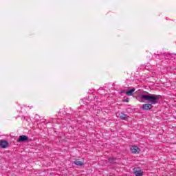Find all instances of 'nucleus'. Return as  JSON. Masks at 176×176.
<instances>
[{"label": "nucleus", "instance_id": "14", "mask_svg": "<svg viewBox=\"0 0 176 176\" xmlns=\"http://www.w3.org/2000/svg\"><path fill=\"white\" fill-rule=\"evenodd\" d=\"M144 93H146V94H149L148 92H146V91H144Z\"/></svg>", "mask_w": 176, "mask_h": 176}, {"label": "nucleus", "instance_id": "16", "mask_svg": "<svg viewBox=\"0 0 176 176\" xmlns=\"http://www.w3.org/2000/svg\"><path fill=\"white\" fill-rule=\"evenodd\" d=\"M121 93H124V91H121Z\"/></svg>", "mask_w": 176, "mask_h": 176}, {"label": "nucleus", "instance_id": "4", "mask_svg": "<svg viewBox=\"0 0 176 176\" xmlns=\"http://www.w3.org/2000/svg\"><path fill=\"white\" fill-rule=\"evenodd\" d=\"M142 109L143 111H149V109H152V108H153V105H152V104H142Z\"/></svg>", "mask_w": 176, "mask_h": 176}, {"label": "nucleus", "instance_id": "17", "mask_svg": "<svg viewBox=\"0 0 176 176\" xmlns=\"http://www.w3.org/2000/svg\"><path fill=\"white\" fill-rule=\"evenodd\" d=\"M155 57H157V55H156Z\"/></svg>", "mask_w": 176, "mask_h": 176}, {"label": "nucleus", "instance_id": "12", "mask_svg": "<svg viewBox=\"0 0 176 176\" xmlns=\"http://www.w3.org/2000/svg\"><path fill=\"white\" fill-rule=\"evenodd\" d=\"M166 54V57H165V58L168 59L170 58V54Z\"/></svg>", "mask_w": 176, "mask_h": 176}, {"label": "nucleus", "instance_id": "11", "mask_svg": "<svg viewBox=\"0 0 176 176\" xmlns=\"http://www.w3.org/2000/svg\"><path fill=\"white\" fill-rule=\"evenodd\" d=\"M109 163H116V159L115 158H109Z\"/></svg>", "mask_w": 176, "mask_h": 176}, {"label": "nucleus", "instance_id": "8", "mask_svg": "<svg viewBox=\"0 0 176 176\" xmlns=\"http://www.w3.org/2000/svg\"><path fill=\"white\" fill-rule=\"evenodd\" d=\"M19 142H25V141H28V137L24 135L19 136Z\"/></svg>", "mask_w": 176, "mask_h": 176}, {"label": "nucleus", "instance_id": "6", "mask_svg": "<svg viewBox=\"0 0 176 176\" xmlns=\"http://www.w3.org/2000/svg\"><path fill=\"white\" fill-rule=\"evenodd\" d=\"M9 146V142L6 140H0V148H8Z\"/></svg>", "mask_w": 176, "mask_h": 176}, {"label": "nucleus", "instance_id": "9", "mask_svg": "<svg viewBox=\"0 0 176 176\" xmlns=\"http://www.w3.org/2000/svg\"><path fill=\"white\" fill-rule=\"evenodd\" d=\"M134 91H135V88H133L129 90L128 91L126 92V94L129 96H133V94H134Z\"/></svg>", "mask_w": 176, "mask_h": 176}, {"label": "nucleus", "instance_id": "5", "mask_svg": "<svg viewBox=\"0 0 176 176\" xmlns=\"http://www.w3.org/2000/svg\"><path fill=\"white\" fill-rule=\"evenodd\" d=\"M131 152L132 153H140V152H141V149H140V148H138V146H132L131 147Z\"/></svg>", "mask_w": 176, "mask_h": 176}, {"label": "nucleus", "instance_id": "2", "mask_svg": "<svg viewBox=\"0 0 176 176\" xmlns=\"http://www.w3.org/2000/svg\"><path fill=\"white\" fill-rule=\"evenodd\" d=\"M149 94H148V95H146L145 94H141L138 95V101H140V102H145V101H149Z\"/></svg>", "mask_w": 176, "mask_h": 176}, {"label": "nucleus", "instance_id": "10", "mask_svg": "<svg viewBox=\"0 0 176 176\" xmlns=\"http://www.w3.org/2000/svg\"><path fill=\"white\" fill-rule=\"evenodd\" d=\"M74 164H76V166H83V162L78 161V160L74 161Z\"/></svg>", "mask_w": 176, "mask_h": 176}, {"label": "nucleus", "instance_id": "3", "mask_svg": "<svg viewBox=\"0 0 176 176\" xmlns=\"http://www.w3.org/2000/svg\"><path fill=\"white\" fill-rule=\"evenodd\" d=\"M117 117L121 120H127L129 119V116L127 114H124V113H118Z\"/></svg>", "mask_w": 176, "mask_h": 176}, {"label": "nucleus", "instance_id": "15", "mask_svg": "<svg viewBox=\"0 0 176 176\" xmlns=\"http://www.w3.org/2000/svg\"><path fill=\"white\" fill-rule=\"evenodd\" d=\"M159 56H163V54H159Z\"/></svg>", "mask_w": 176, "mask_h": 176}, {"label": "nucleus", "instance_id": "7", "mask_svg": "<svg viewBox=\"0 0 176 176\" xmlns=\"http://www.w3.org/2000/svg\"><path fill=\"white\" fill-rule=\"evenodd\" d=\"M133 173L135 176H142L144 172L141 169H134Z\"/></svg>", "mask_w": 176, "mask_h": 176}, {"label": "nucleus", "instance_id": "13", "mask_svg": "<svg viewBox=\"0 0 176 176\" xmlns=\"http://www.w3.org/2000/svg\"><path fill=\"white\" fill-rule=\"evenodd\" d=\"M124 102H129V98H126L124 100Z\"/></svg>", "mask_w": 176, "mask_h": 176}, {"label": "nucleus", "instance_id": "1", "mask_svg": "<svg viewBox=\"0 0 176 176\" xmlns=\"http://www.w3.org/2000/svg\"><path fill=\"white\" fill-rule=\"evenodd\" d=\"M161 98H162V96L160 95L149 94L148 102H150L151 105L152 104H159V101H160Z\"/></svg>", "mask_w": 176, "mask_h": 176}]
</instances>
